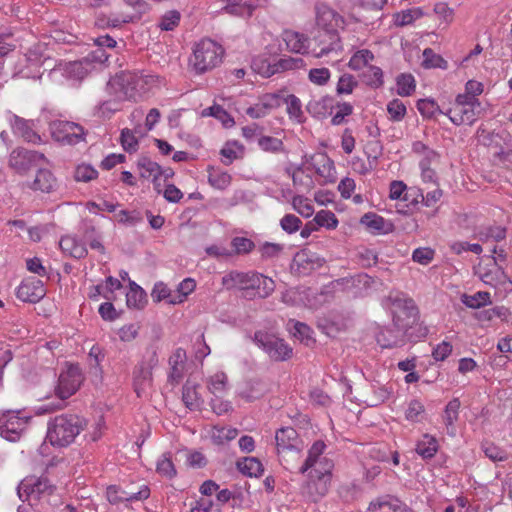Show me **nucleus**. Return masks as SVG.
Instances as JSON below:
<instances>
[{
    "instance_id": "obj_1",
    "label": "nucleus",
    "mask_w": 512,
    "mask_h": 512,
    "mask_svg": "<svg viewBox=\"0 0 512 512\" xmlns=\"http://www.w3.org/2000/svg\"><path fill=\"white\" fill-rule=\"evenodd\" d=\"M389 301L393 315V325L381 329L376 336L377 343L382 348L403 345L408 336V330L412 328L418 315L414 301L404 294H391Z\"/></svg>"
},
{
    "instance_id": "obj_2",
    "label": "nucleus",
    "mask_w": 512,
    "mask_h": 512,
    "mask_svg": "<svg viewBox=\"0 0 512 512\" xmlns=\"http://www.w3.org/2000/svg\"><path fill=\"white\" fill-rule=\"evenodd\" d=\"M315 20L317 35L314 36V41L319 49L313 50V56L322 58L332 52L341 51L339 31L344 29V17L328 5L318 4L315 7Z\"/></svg>"
},
{
    "instance_id": "obj_3",
    "label": "nucleus",
    "mask_w": 512,
    "mask_h": 512,
    "mask_svg": "<svg viewBox=\"0 0 512 512\" xmlns=\"http://www.w3.org/2000/svg\"><path fill=\"white\" fill-rule=\"evenodd\" d=\"M160 85L159 76L143 71H121L109 80V89H120L127 100L137 101Z\"/></svg>"
},
{
    "instance_id": "obj_4",
    "label": "nucleus",
    "mask_w": 512,
    "mask_h": 512,
    "mask_svg": "<svg viewBox=\"0 0 512 512\" xmlns=\"http://www.w3.org/2000/svg\"><path fill=\"white\" fill-rule=\"evenodd\" d=\"M83 426V420L77 415L61 414L49 420L46 438L53 446L66 447L74 442Z\"/></svg>"
},
{
    "instance_id": "obj_5",
    "label": "nucleus",
    "mask_w": 512,
    "mask_h": 512,
    "mask_svg": "<svg viewBox=\"0 0 512 512\" xmlns=\"http://www.w3.org/2000/svg\"><path fill=\"white\" fill-rule=\"evenodd\" d=\"M223 47L216 41L204 38L197 42L188 60L189 68L197 75L213 70L221 64Z\"/></svg>"
},
{
    "instance_id": "obj_6",
    "label": "nucleus",
    "mask_w": 512,
    "mask_h": 512,
    "mask_svg": "<svg viewBox=\"0 0 512 512\" xmlns=\"http://www.w3.org/2000/svg\"><path fill=\"white\" fill-rule=\"evenodd\" d=\"M109 58V55L101 49H95L86 57L78 61L59 63L53 70L52 75L60 74L68 80L81 81L91 72L103 65Z\"/></svg>"
},
{
    "instance_id": "obj_7",
    "label": "nucleus",
    "mask_w": 512,
    "mask_h": 512,
    "mask_svg": "<svg viewBox=\"0 0 512 512\" xmlns=\"http://www.w3.org/2000/svg\"><path fill=\"white\" fill-rule=\"evenodd\" d=\"M38 122H44L49 125L52 138L63 144H77L84 140V129L77 123L56 119L54 111L43 109L38 118Z\"/></svg>"
},
{
    "instance_id": "obj_8",
    "label": "nucleus",
    "mask_w": 512,
    "mask_h": 512,
    "mask_svg": "<svg viewBox=\"0 0 512 512\" xmlns=\"http://www.w3.org/2000/svg\"><path fill=\"white\" fill-rule=\"evenodd\" d=\"M84 381V375L78 364L67 363L61 370L57 385L54 388L56 397L60 400L56 409L64 407V401L74 395Z\"/></svg>"
},
{
    "instance_id": "obj_9",
    "label": "nucleus",
    "mask_w": 512,
    "mask_h": 512,
    "mask_svg": "<svg viewBox=\"0 0 512 512\" xmlns=\"http://www.w3.org/2000/svg\"><path fill=\"white\" fill-rule=\"evenodd\" d=\"M54 490L55 486L47 478L29 476L19 484L18 496L22 501H27L30 506H37L41 502L48 501Z\"/></svg>"
},
{
    "instance_id": "obj_10",
    "label": "nucleus",
    "mask_w": 512,
    "mask_h": 512,
    "mask_svg": "<svg viewBox=\"0 0 512 512\" xmlns=\"http://www.w3.org/2000/svg\"><path fill=\"white\" fill-rule=\"evenodd\" d=\"M326 444L321 441H315L308 450L307 457L299 467V473L318 476H327L332 478L334 468L333 461L324 455Z\"/></svg>"
},
{
    "instance_id": "obj_11",
    "label": "nucleus",
    "mask_w": 512,
    "mask_h": 512,
    "mask_svg": "<svg viewBox=\"0 0 512 512\" xmlns=\"http://www.w3.org/2000/svg\"><path fill=\"white\" fill-rule=\"evenodd\" d=\"M466 96H457L452 106L445 111L450 121L457 125H472L482 114L483 107L480 101H471Z\"/></svg>"
},
{
    "instance_id": "obj_12",
    "label": "nucleus",
    "mask_w": 512,
    "mask_h": 512,
    "mask_svg": "<svg viewBox=\"0 0 512 512\" xmlns=\"http://www.w3.org/2000/svg\"><path fill=\"white\" fill-rule=\"evenodd\" d=\"M30 420L31 416L22 410H7L0 416V435L8 441H18Z\"/></svg>"
},
{
    "instance_id": "obj_13",
    "label": "nucleus",
    "mask_w": 512,
    "mask_h": 512,
    "mask_svg": "<svg viewBox=\"0 0 512 512\" xmlns=\"http://www.w3.org/2000/svg\"><path fill=\"white\" fill-rule=\"evenodd\" d=\"M254 342L273 361H286L292 357L293 349L274 334L257 331L254 334Z\"/></svg>"
},
{
    "instance_id": "obj_14",
    "label": "nucleus",
    "mask_w": 512,
    "mask_h": 512,
    "mask_svg": "<svg viewBox=\"0 0 512 512\" xmlns=\"http://www.w3.org/2000/svg\"><path fill=\"white\" fill-rule=\"evenodd\" d=\"M477 274L485 285L491 286L500 292H507L512 289V282L497 264L494 257H491L488 263L480 264Z\"/></svg>"
},
{
    "instance_id": "obj_15",
    "label": "nucleus",
    "mask_w": 512,
    "mask_h": 512,
    "mask_svg": "<svg viewBox=\"0 0 512 512\" xmlns=\"http://www.w3.org/2000/svg\"><path fill=\"white\" fill-rule=\"evenodd\" d=\"M44 160L45 156L42 153L24 148H16L10 153L8 163L9 167L16 173L23 175L37 163Z\"/></svg>"
},
{
    "instance_id": "obj_16",
    "label": "nucleus",
    "mask_w": 512,
    "mask_h": 512,
    "mask_svg": "<svg viewBox=\"0 0 512 512\" xmlns=\"http://www.w3.org/2000/svg\"><path fill=\"white\" fill-rule=\"evenodd\" d=\"M306 480L300 486V493L303 497L312 502L322 499L329 491L331 477L304 474Z\"/></svg>"
},
{
    "instance_id": "obj_17",
    "label": "nucleus",
    "mask_w": 512,
    "mask_h": 512,
    "mask_svg": "<svg viewBox=\"0 0 512 512\" xmlns=\"http://www.w3.org/2000/svg\"><path fill=\"white\" fill-rule=\"evenodd\" d=\"M7 120L15 135L22 137L27 142H41V137L36 130L40 128L43 122H38V119L26 120L12 113L8 114Z\"/></svg>"
},
{
    "instance_id": "obj_18",
    "label": "nucleus",
    "mask_w": 512,
    "mask_h": 512,
    "mask_svg": "<svg viewBox=\"0 0 512 512\" xmlns=\"http://www.w3.org/2000/svg\"><path fill=\"white\" fill-rule=\"evenodd\" d=\"M156 353L153 352L148 362H141L133 371V386L138 397L146 396L152 384V369L157 364Z\"/></svg>"
},
{
    "instance_id": "obj_19",
    "label": "nucleus",
    "mask_w": 512,
    "mask_h": 512,
    "mask_svg": "<svg viewBox=\"0 0 512 512\" xmlns=\"http://www.w3.org/2000/svg\"><path fill=\"white\" fill-rule=\"evenodd\" d=\"M46 295L44 283L35 277L25 278L17 288L16 296L19 300L37 303Z\"/></svg>"
},
{
    "instance_id": "obj_20",
    "label": "nucleus",
    "mask_w": 512,
    "mask_h": 512,
    "mask_svg": "<svg viewBox=\"0 0 512 512\" xmlns=\"http://www.w3.org/2000/svg\"><path fill=\"white\" fill-rule=\"evenodd\" d=\"M106 93L109 98L99 102V104L94 108V115L104 119L110 118L114 113L121 110L122 102L127 100L125 97H121L122 93L120 89L111 91L109 89V82L106 86Z\"/></svg>"
},
{
    "instance_id": "obj_21",
    "label": "nucleus",
    "mask_w": 512,
    "mask_h": 512,
    "mask_svg": "<svg viewBox=\"0 0 512 512\" xmlns=\"http://www.w3.org/2000/svg\"><path fill=\"white\" fill-rule=\"evenodd\" d=\"M282 103V97L276 93H267L262 95L258 102L246 109V114L253 118L259 119L268 115L273 109L278 108Z\"/></svg>"
},
{
    "instance_id": "obj_22",
    "label": "nucleus",
    "mask_w": 512,
    "mask_h": 512,
    "mask_svg": "<svg viewBox=\"0 0 512 512\" xmlns=\"http://www.w3.org/2000/svg\"><path fill=\"white\" fill-rule=\"evenodd\" d=\"M283 40L288 50L294 53L304 54L309 47V39L304 34L286 30L283 32Z\"/></svg>"
},
{
    "instance_id": "obj_23",
    "label": "nucleus",
    "mask_w": 512,
    "mask_h": 512,
    "mask_svg": "<svg viewBox=\"0 0 512 512\" xmlns=\"http://www.w3.org/2000/svg\"><path fill=\"white\" fill-rule=\"evenodd\" d=\"M59 246L65 254L77 259L84 258L87 254L85 244L72 235L62 237Z\"/></svg>"
},
{
    "instance_id": "obj_24",
    "label": "nucleus",
    "mask_w": 512,
    "mask_h": 512,
    "mask_svg": "<svg viewBox=\"0 0 512 512\" xmlns=\"http://www.w3.org/2000/svg\"><path fill=\"white\" fill-rule=\"evenodd\" d=\"M251 272L231 271L222 278V284L226 289H250Z\"/></svg>"
},
{
    "instance_id": "obj_25",
    "label": "nucleus",
    "mask_w": 512,
    "mask_h": 512,
    "mask_svg": "<svg viewBox=\"0 0 512 512\" xmlns=\"http://www.w3.org/2000/svg\"><path fill=\"white\" fill-rule=\"evenodd\" d=\"M315 172L322 177L325 182L335 181L334 162L326 154H318L313 157Z\"/></svg>"
},
{
    "instance_id": "obj_26",
    "label": "nucleus",
    "mask_w": 512,
    "mask_h": 512,
    "mask_svg": "<svg viewBox=\"0 0 512 512\" xmlns=\"http://www.w3.org/2000/svg\"><path fill=\"white\" fill-rule=\"evenodd\" d=\"M275 441L277 451L279 449L295 448L301 446L297 431L292 427H284L276 431Z\"/></svg>"
},
{
    "instance_id": "obj_27",
    "label": "nucleus",
    "mask_w": 512,
    "mask_h": 512,
    "mask_svg": "<svg viewBox=\"0 0 512 512\" xmlns=\"http://www.w3.org/2000/svg\"><path fill=\"white\" fill-rule=\"evenodd\" d=\"M280 464L284 469L293 471L297 467L301 460V446L295 448L279 449L277 451Z\"/></svg>"
},
{
    "instance_id": "obj_28",
    "label": "nucleus",
    "mask_w": 512,
    "mask_h": 512,
    "mask_svg": "<svg viewBox=\"0 0 512 512\" xmlns=\"http://www.w3.org/2000/svg\"><path fill=\"white\" fill-rule=\"evenodd\" d=\"M374 59L375 56L370 50L359 49L352 54L348 67L353 71L362 72L372 65Z\"/></svg>"
},
{
    "instance_id": "obj_29",
    "label": "nucleus",
    "mask_w": 512,
    "mask_h": 512,
    "mask_svg": "<svg viewBox=\"0 0 512 512\" xmlns=\"http://www.w3.org/2000/svg\"><path fill=\"white\" fill-rule=\"evenodd\" d=\"M56 185V178L53 176L51 171L47 169H39L31 185V188L35 191L49 193L55 189Z\"/></svg>"
},
{
    "instance_id": "obj_30",
    "label": "nucleus",
    "mask_w": 512,
    "mask_h": 512,
    "mask_svg": "<svg viewBox=\"0 0 512 512\" xmlns=\"http://www.w3.org/2000/svg\"><path fill=\"white\" fill-rule=\"evenodd\" d=\"M360 223L365 225L371 232L378 234L387 233L392 226L382 216L373 212L365 213L361 217Z\"/></svg>"
},
{
    "instance_id": "obj_31",
    "label": "nucleus",
    "mask_w": 512,
    "mask_h": 512,
    "mask_svg": "<svg viewBox=\"0 0 512 512\" xmlns=\"http://www.w3.org/2000/svg\"><path fill=\"white\" fill-rule=\"evenodd\" d=\"M198 385L192 381H187L183 386L182 400L187 408L196 410L202 404V398L198 393Z\"/></svg>"
},
{
    "instance_id": "obj_32",
    "label": "nucleus",
    "mask_w": 512,
    "mask_h": 512,
    "mask_svg": "<svg viewBox=\"0 0 512 512\" xmlns=\"http://www.w3.org/2000/svg\"><path fill=\"white\" fill-rule=\"evenodd\" d=\"M438 450V442L435 437L425 434L417 442L416 452L424 459L432 458Z\"/></svg>"
},
{
    "instance_id": "obj_33",
    "label": "nucleus",
    "mask_w": 512,
    "mask_h": 512,
    "mask_svg": "<svg viewBox=\"0 0 512 512\" xmlns=\"http://www.w3.org/2000/svg\"><path fill=\"white\" fill-rule=\"evenodd\" d=\"M460 401L457 398L452 399L444 410V423L447 427V433L449 435L455 434L454 423L457 421L459 416Z\"/></svg>"
},
{
    "instance_id": "obj_34",
    "label": "nucleus",
    "mask_w": 512,
    "mask_h": 512,
    "mask_svg": "<svg viewBox=\"0 0 512 512\" xmlns=\"http://www.w3.org/2000/svg\"><path fill=\"white\" fill-rule=\"evenodd\" d=\"M361 77L366 85L374 89L380 88L384 84L382 69L373 64L361 72Z\"/></svg>"
},
{
    "instance_id": "obj_35",
    "label": "nucleus",
    "mask_w": 512,
    "mask_h": 512,
    "mask_svg": "<svg viewBox=\"0 0 512 512\" xmlns=\"http://www.w3.org/2000/svg\"><path fill=\"white\" fill-rule=\"evenodd\" d=\"M126 303L129 308L140 309L146 303V294L144 290L135 282H130V289L126 294Z\"/></svg>"
},
{
    "instance_id": "obj_36",
    "label": "nucleus",
    "mask_w": 512,
    "mask_h": 512,
    "mask_svg": "<svg viewBox=\"0 0 512 512\" xmlns=\"http://www.w3.org/2000/svg\"><path fill=\"white\" fill-rule=\"evenodd\" d=\"M424 15L423 10L419 7H414L402 10L393 15V22L398 27H403L412 24L417 19Z\"/></svg>"
},
{
    "instance_id": "obj_37",
    "label": "nucleus",
    "mask_w": 512,
    "mask_h": 512,
    "mask_svg": "<svg viewBox=\"0 0 512 512\" xmlns=\"http://www.w3.org/2000/svg\"><path fill=\"white\" fill-rule=\"evenodd\" d=\"M405 419L412 423H420L424 420L426 411L424 404L418 399H412L407 403Z\"/></svg>"
},
{
    "instance_id": "obj_38",
    "label": "nucleus",
    "mask_w": 512,
    "mask_h": 512,
    "mask_svg": "<svg viewBox=\"0 0 512 512\" xmlns=\"http://www.w3.org/2000/svg\"><path fill=\"white\" fill-rule=\"evenodd\" d=\"M461 301L465 306L472 309H478L492 303L490 293L485 291H478L473 295L463 294Z\"/></svg>"
},
{
    "instance_id": "obj_39",
    "label": "nucleus",
    "mask_w": 512,
    "mask_h": 512,
    "mask_svg": "<svg viewBox=\"0 0 512 512\" xmlns=\"http://www.w3.org/2000/svg\"><path fill=\"white\" fill-rule=\"evenodd\" d=\"M196 288V282L193 278H185L182 280L178 286L177 290L174 292L173 298L171 300L172 305L183 303L188 295H190Z\"/></svg>"
},
{
    "instance_id": "obj_40",
    "label": "nucleus",
    "mask_w": 512,
    "mask_h": 512,
    "mask_svg": "<svg viewBox=\"0 0 512 512\" xmlns=\"http://www.w3.org/2000/svg\"><path fill=\"white\" fill-rule=\"evenodd\" d=\"M237 435L238 430L231 427L214 426L210 432L213 443L217 445H223L236 438Z\"/></svg>"
},
{
    "instance_id": "obj_41",
    "label": "nucleus",
    "mask_w": 512,
    "mask_h": 512,
    "mask_svg": "<svg viewBox=\"0 0 512 512\" xmlns=\"http://www.w3.org/2000/svg\"><path fill=\"white\" fill-rule=\"evenodd\" d=\"M244 151L243 146L237 141L227 142L220 151L225 165L231 164L234 160L242 156Z\"/></svg>"
},
{
    "instance_id": "obj_42",
    "label": "nucleus",
    "mask_w": 512,
    "mask_h": 512,
    "mask_svg": "<svg viewBox=\"0 0 512 512\" xmlns=\"http://www.w3.org/2000/svg\"><path fill=\"white\" fill-rule=\"evenodd\" d=\"M416 88L415 78L411 74H400L396 79L397 94L402 97L412 95Z\"/></svg>"
},
{
    "instance_id": "obj_43",
    "label": "nucleus",
    "mask_w": 512,
    "mask_h": 512,
    "mask_svg": "<svg viewBox=\"0 0 512 512\" xmlns=\"http://www.w3.org/2000/svg\"><path fill=\"white\" fill-rule=\"evenodd\" d=\"M257 144L264 152L276 154L284 151L283 141L276 137L261 135L257 139Z\"/></svg>"
},
{
    "instance_id": "obj_44",
    "label": "nucleus",
    "mask_w": 512,
    "mask_h": 512,
    "mask_svg": "<svg viewBox=\"0 0 512 512\" xmlns=\"http://www.w3.org/2000/svg\"><path fill=\"white\" fill-rule=\"evenodd\" d=\"M238 468L243 474L250 477H258L263 472L262 463L254 457H246L242 461H239Z\"/></svg>"
},
{
    "instance_id": "obj_45",
    "label": "nucleus",
    "mask_w": 512,
    "mask_h": 512,
    "mask_svg": "<svg viewBox=\"0 0 512 512\" xmlns=\"http://www.w3.org/2000/svg\"><path fill=\"white\" fill-rule=\"evenodd\" d=\"M417 109L419 113L427 119H431L436 117L439 114H444L445 112L442 111L437 104V102L433 99L427 98V99H420L417 102Z\"/></svg>"
},
{
    "instance_id": "obj_46",
    "label": "nucleus",
    "mask_w": 512,
    "mask_h": 512,
    "mask_svg": "<svg viewBox=\"0 0 512 512\" xmlns=\"http://www.w3.org/2000/svg\"><path fill=\"white\" fill-rule=\"evenodd\" d=\"M323 260L316 257L314 254L302 251L297 253L294 258V263L297 267L303 268L304 270L314 269L322 265Z\"/></svg>"
},
{
    "instance_id": "obj_47",
    "label": "nucleus",
    "mask_w": 512,
    "mask_h": 512,
    "mask_svg": "<svg viewBox=\"0 0 512 512\" xmlns=\"http://www.w3.org/2000/svg\"><path fill=\"white\" fill-rule=\"evenodd\" d=\"M83 238L92 250H96L101 254L105 253V247L102 243V236L94 226H88L85 229Z\"/></svg>"
},
{
    "instance_id": "obj_48",
    "label": "nucleus",
    "mask_w": 512,
    "mask_h": 512,
    "mask_svg": "<svg viewBox=\"0 0 512 512\" xmlns=\"http://www.w3.org/2000/svg\"><path fill=\"white\" fill-rule=\"evenodd\" d=\"M208 389L214 396H222L227 390V376L223 372H217L210 377Z\"/></svg>"
},
{
    "instance_id": "obj_49",
    "label": "nucleus",
    "mask_w": 512,
    "mask_h": 512,
    "mask_svg": "<svg viewBox=\"0 0 512 512\" xmlns=\"http://www.w3.org/2000/svg\"><path fill=\"white\" fill-rule=\"evenodd\" d=\"M252 69L263 77H270L278 73L276 62L270 63L263 57H257L252 61Z\"/></svg>"
},
{
    "instance_id": "obj_50",
    "label": "nucleus",
    "mask_w": 512,
    "mask_h": 512,
    "mask_svg": "<svg viewBox=\"0 0 512 512\" xmlns=\"http://www.w3.org/2000/svg\"><path fill=\"white\" fill-rule=\"evenodd\" d=\"M98 171L90 164L82 163L76 166L74 170V179L77 182H90L96 179Z\"/></svg>"
},
{
    "instance_id": "obj_51",
    "label": "nucleus",
    "mask_w": 512,
    "mask_h": 512,
    "mask_svg": "<svg viewBox=\"0 0 512 512\" xmlns=\"http://www.w3.org/2000/svg\"><path fill=\"white\" fill-rule=\"evenodd\" d=\"M313 221L317 224V226L325 227L329 230L336 229L339 223L335 214L330 210L318 211Z\"/></svg>"
},
{
    "instance_id": "obj_52",
    "label": "nucleus",
    "mask_w": 512,
    "mask_h": 512,
    "mask_svg": "<svg viewBox=\"0 0 512 512\" xmlns=\"http://www.w3.org/2000/svg\"><path fill=\"white\" fill-rule=\"evenodd\" d=\"M423 57V66L425 68H448V62L441 55L434 53L430 48L424 50Z\"/></svg>"
},
{
    "instance_id": "obj_53",
    "label": "nucleus",
    "mask_w": 512,
    "mask_h": 512,
    "mask_svg": "<svg viewBox=\"0 0 512 512\" xmlns=\"http://www.w3.org/2000/svg\"><path fill=\"white\" fill-rule=\"evenodd\" d=\"M208 182L216 189L224 190L231 183V175L220 170H212L208 175Z\"/></svg>"
},
{
    "instance_id": "obj_54",
    "label": "nucleus",
    "mask_w": 512,
    "mask_h": 512,
    "mask_svg": "<svg viewBox=\"0 0 512 512\" xmlns=\"http://www.w3.org/2000/svg\"><path fill=\"white\" fill-rule=\"evenodd\" d=\"M122 494L126 496V502H136L146 500L150 496V488L142 484L137 489L134 487H127L123 489Z\"/></svg>"
},
{
    "instance_id": "obj_55",
    "label": "nucleus",
    "mask_w": 512,
    "mask_h": 512,
    "mask_svg": "<svg viewBox=\"0 0 512 512\" xmlns=\"http://www.w3.org/2000/svg\"><path fill=\"white\" fill-rule=\"evenodd\" d=\"M156 471L159 475L166 477L168 479H172L173 477L176 476L177 473L171 458L166 454L162 455L158 459Z\"/></svg>"
},
{
    "instance_id": "obj_56",
    "label": "nucleus",
    "mask_w": 512,
    "mask_h": 512,
    "mask_svg": "<svg viewBox=\"0 0 512 512\" xmlns=\"http://www.w3.org/2000/svg\"><path fill=\"white\" fill-rule=\"evenodd\" d=\"M138 166L140 168L141 176L144 178L156 179L161 174V167L154 161L148 158H143L139 161Z\"/></svg>"
},
{
    "instance_id": "obj_57",
    "label": "nucleus",
    "mask_w": 512,
    "mask_h": 512,
    "mask_svg": "<svg viewBox=\"0 0 512 512\" xmlns=\"http://www.w3.org/2000/svg\"><path fill=\"white\" fill-rule=\"evenodd\" d=\"M387 112L390 120L399 122L405 117L407 108L401 100L393 99L387 104Z\"/></svg>"
},
{
    "instance_id": "obj_58",
    "label": "nucleus",
    "mask_w": 512,
    "mask_h": 512,
    "mask_svg": "<svg viewBox=\"0 0 512 512\" xmlns=\"http://www.w3.org/2000/svg\"><path fill=\"white\" fill-rule=\"evenodd\" d=\"M358 82L355 77L351 74L345 73L340 76L337 86L336 92L337 94H345L349 95L353 92V90L357 87Z\"/></svg>"
},
{
    "instance_id": "obj_59",
    "label": "nucleus",
    "mask_w": 512,
    "mask_h": 512,
    "mask_svg": "<svg viewBox=\"0 0 512 512\" xmlns=\"http://www.w3.org/2000/svg\"><path fill=\"white\" fill-rule=\"evenodd\" d=\"M293 208L303 217L309 218L314 213L313 205L304 196L297 195L292 199Z\"/></svg>"
},
{
    "instance_id": "obj_60",
    "label": "nucleus",
    "mask_w": 512,
    "mask_h": 512,
    "mask_svg": "<svg viewBox=\"0 0 512 512\" xmlns=\"http://www.w3.org/2000/svg\"><path fill=\"white\" fill-rule=\"evenodd\" d=\"M331 78V72L328 68H313L308 73V79L317 86L326 85Z\"/></svg>"
},
{
    "instance_id": "obj_61",
    "label": "nucleus",
    "mask_w": 512,
    "mask_h": 512,
    "mask_svg": "<svg viewBox=\"0 0 512 512\" xmlns=\"http://www.w3.org/2000/svg\"><path fill=\"white\" fill-rule=\"evenodd\" d=\"M286 105H287V113L289 114L290 118L295 119L298 122L302 121L303 112H302V105L299 98H297L295 95H289L285 99Z\"/></svg>"
},
{
    "instance_id": "obj_62",
    "label": "nucleus",
    "mask_w": 512,
    "mask_h": 512,
    "mask_svg": "<svg viewBox=\"0 0 512 512\" xmlns=\"http://www.w3.org/2000/svg\"><path fill=\"white\" fill-rule=\"evenodd\" d=\"M353 112V106L348 102L338 103L335 106V112L332 116L331 123L333 125H341L345 122V118L351 115Z\"/></svg>"
},
{
    "instance_id": "obj_63",
    "label": "nucleus",
    "mask_w": 512,
    "mask_h": 512,
    "mask_svg": "<svg viewBox=\"0 0 512 512\" xmlns=\"http://www.w3.org/2000/svg\"><path fill=\"white\" fill-rule=\"evenodd\" d=\"M312 334V329L308 325L301 322H295L293 335L302 343L307 346L313 343L314 340Z\"/></svg>"
},
{
    "instance_id": "obj_64",
    "label": "nucleus",
    "mask_w": 512,
    "mask_h": 512,
    "mask_svg": "<svg viewBox=\"0 0 512 512\" xmlns=\"http://www.w3.org/2000/svg\"><path fill=\"white\" fill-rule=\"evenodd\" d=\"M174 292H172L166 284L163 282H158L154 285L151 296L155 302H160L162 300H166L169 304H171V300L173 298Z\"/></svg>"
}]
</instances>
